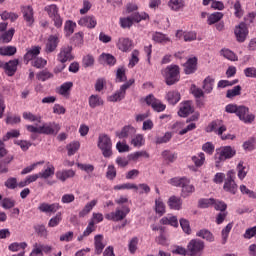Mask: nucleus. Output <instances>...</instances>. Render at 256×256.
Masks as SVG:
<instances>
[{
	"label": "nucleus",
	"mask_w": 256,
	"mask_h": 256,
	"mask_svg": "<svg viewBox=\"0 0 256 256\" xmlns=\"http://www.w3.org/2000/svg\"><path fill=\"white\" fill-rule=\"evenodd\" d=\"M237 154V150L231 146H223L216 149L215 165L221 167V164L227 159H233V156Z\"/></svg>",
	"instance_id": "f257e3e1"
},
{
	"label": "nucleus",
	"mask_w": 256,
	"mask_h": 256,
	"mask_svg": "<svg viewBox=\"0 0 256 256\" xmlns=\"http://www.w3.org/2000/svg\"><path fill=\"white\" fill-rule=\"evenodd\" d=\"M149 19V14L142 13H133L131 16L120 18V27L122 29H131L133 23H141V21H146Z\"/></svg>",
	"instance_id": "f03ea898"
},
{
	"label": "nucleus",
	"mask_w": 256,
	"mask_h": 256,
	"mask_svg": "<svg viewBox=\"0 0 256 256\" xmlns=\"http://www.w3.org/2000/svg\"><path fill=\"white\" fill-rule=\"evenodd\" d=\"M98 148L102 151L103 157L109 159L113 155V142L107 134H100L98 137Z\"/></svg>",
	"instance_id": "7ed1b4c3"
},
{
	"label": "nucleus",
	"mask_w": 256,
	"mask_h": 256,
	"mask_svg": "<svg viewBox=\"0 0 256 256\" xmlns=\"http://www.w3.org/2000/svg\"><path fill=\"white\" fill-rule=\"evenodd\" d=\"M236 174L235 170H230L226 173V178L224 180L223 189L226 193H231V195H236L239 189L237 182H235Z\"/></svg>",
	"instance_id": "20e7f679"
},
{
	"label": "nucleus",
	"mask_w": 256,
	"mask_h": 256,
	"mask_svg": "<svg viewBox=\"0 0 256 256\" xmlns=\"http://www.w3.org/2000/svg\"><path fill=\"white\" fill-rule=\"evenodd\" d=\"M135 84V79L131 78L126 83L120 86V89L117 90L114 94L108 97V101L111 103H117L119 101H123L125 99V95H127V89H129L132 85Z\"/></svg>",
	"instance_id": "39448f33"
},
{
	"label": "nucleus",
	"mask_w": 256,
	"mask_h": 256,
	"mask_svg": "<svg viewBox=\"0 0 256 256\" xmlns=\"http://www.w3.org/2000/svg\"><path fill=\"white\" fill-rule=\"evenodd\" d=\"M44 11L54 22V25L57 27V29L63 27V18H61V15L59 14V7H57V5H47L45 6Z\"/></svg>",
	"instance_id": "423d86ee"
},
{
	"label": "nucleus",
	"mask_w": 256,
	"mask_h": 256,
	"mask_svg": "<svg viewBox=\"0 0 256 256\" xmlns=\"http://www.w3.org/2000/svg\"><path fill=\"white\" fill-rule=\"evenodd\" d=\"M181 79V74L179 71V66L170 65L165 70V81L168 85H175V83H179Z\"/></svg>",
	"instance_id": "0eeeda50"
},
{
	"label": "nucleus",
	"mask_w": 256,
	"mask_h": 256,
	"mask_svg": "<svg viewBox=\"0 0 256 256\" xmlns=\"http://www.w3.org/2000/svg\"><path fill=\"white\" fill-rule=\"evenodd\" d=\"M129 213H131L129 206H122V209L116 208L115 212L105 214V219H107V221L119 222L123 221Z\"/></svg>",
	"instance_id": "6e6552de"
},
{
	"label": "nucleus",
	"mask_w": 256,
	"mask_h": 256,
	"mask_svg": "<svg viewBox=\"0 0 256 256\" xmlns=\"http://www.w3.org/2000/svg\"><path fill=\"white\" fill-rule=\"evenodd\" d=\"M187 248L191 256H201L203 249H205V242L200 239H192Z\"/></svg>",
	"instance_id": "1a4fd4ad"
},
{
	"label": "nucleus",
	"mask_w": 256,
	"mask_h": 256,
	"mask_svg": "<svg viewBox=\"0 0 256 256\" xmlns=\"http://www.w3.org/2000/svg\"><path fill=\"white\" fill-rule=\"evenodd\" d=\"M236 115L240 121L246 124H251L255 121V114L250 113L249 108L243 105L239 106Z\"/></svg>",
	"instance_id": "9d476101"
},
{
	"label": "nucleus",
	"mask_w": 256,
	"mask_h": 256,
	"mask_svg": "<svg viewBox=\"0 0 256 256\" xmlns=\"http://www.w3.org/2000/svg\"><path fill=\"white\" fill-rule=\"evenodd\" d=\"M21 12L23 15V19L26 23L27 27H33L35 23V10H33V6L27 5L21 7Z\"/></svg>",
	"instance_id": "9b49d317"
},
{
	"label": "nucleus",
	"mask_w": 256,
	"mask_h": 256,
	"mask_svg": "<svg viewBox=\"0 0 256 256\" xmlns=\"http://www.w3.org/2000/svg\"><path fill=\"white\" fill-rule=\"evenodd\" d=\"M59 35L54 34V35H50L45 43V48L44 51L45 53H47V55H49V53H55V51H57V47H59Z\"/></svg>",
	"instance_id": "f8f14e48"
},
{
	"label": "nucleus",
	"mask_w": 256,
	"mask_h": 256,
	"mask_svg": "<svg viewBox=\"0 0 256 256\" xmlns=\"http://www.w3.org/2000/svg\"><path fill=\"white\" fill-rule=\"evenodd\" d=\"M61 131V126L55 122L44 123L40 126V135H57Z\"/></svg>",
	"instance_id": "ddd939ff"
},
{
	"label": "nucleus",
	"mask_w": 256,
	"mask_h": 256,
	"mask_svg": "<svg viewBox=\"0 0 256 256\" xmlns=\"http://www.w3.org/2000/svg\"><path fill=\"white\" fill-rule=\"evenodd\" d=\"M234 34L239 43H244L245 39H247V36L249 35L247 24L241 22L239 25L235 26Z\"/></svg>",
	"instance_id": "4468645a"
},
{
	"label": "nucleus",
	"mask_w": 256,
	"mask_h": 256,
	"mask_svg": "<svg viewBox=\"0 0 256 256\" xmlns=\"http://www.w3.org/2000/svg\"><path fill=\"white\" fill-rule=\"evenodd\" d=\"M71 51H73V47L69 45L63 46L57 56L58 61L60 63H67V61H73V54L71 53Z\"/></svg>",
	"instance_id": "2eb2a0df"
},
{
	"label": "nucleus",
	"mask_w": 256,
	"mask_h": 256,
	"mask_svg": "<svg viewBox=\"0 0 256 256\" xmlns=\"http://www.w3.org/2000/svg\"><path fill=\"white\" fill-rule=\"evenodd\" d=\"M38 55H41V46H32L26 50L23 60L28 65L29 61H35Z\"/></svg>",
	"instance_id": "dca6fc26"
},
{
	"label": "nucleus",
	"mask_w": 256,
	"mask_h": 256,
	"mask_svg": "<svg viewBox=\"0 0 256 256\" xmlns=\"http://www.w3.org/2000/svg\"><path fill=\"white\" fill-rule=\"evenodd\" d=\"M116 47L119 51L123 53H128V51L133 47V40L127 37H119L116 41Z\"/></svg>",
	"instance_id": "f3484780"
},
{
	"label": "nucleus",
	"mask_w": 256,
	"mask_h": 256,
	"mask_svg": "<svg viewBox=\"0 0 256 256\" xmlns=\"http://www.w3.org/2000/svg\"><path fill=\"white\" fill-rule=\"evenodd\" d=\"M19 66V59L10 60L9 62H4V71L8 77H13L17 73V67Z\"/></svg>",
	"instance_id": "a211bd4d"
},
{
	"label": "nucleus",
	"mask_w": 256,
	"mask_h": 256,
	"mask_svg": "<svg viewBox=\"0 0 256 256\" xmlns=\"http://www.w3.org/2000/svg\"><path fill=\"white\" fill-rule=\"evenodd\" d=\"M137 133V129L131 125L124 126L121 131L116 132V137L118 139H127V137H132V135H135Z\"/></svg>",
	"instance_id": "6ab92c4d"
},
{
	"label": "nucleus",
	"mask_w": 256,
	"mask_h": 256,
	"mask_svg": "<svg viewBox=\"0 0 256 256\" xmlns=\"http://www.w3.org/2000/svg\"><path fill=\"white\" fill-rule=\"evenodd\" d=\"M208 131H213L216 135H223L227 131V127L223 125V121L215 120L209 125Z\"/></svg>",
	"instance_id": "aec40b11"
},
{
	"label": "nucleus",
	"mask_w": 256,
	"mask_h": 256,
	"mask_svg": "<svg viewBox=\"0 0 256 256\" xmlns=\"http://www.w3.org/2000/svg\"><path fill=\"white\" fill-rule=\"evenodd\" d=\"M193 113V103L191 101H186L180 104V109L178 111L179 117H188Z\"/></svg>",
	"instance_id": "412c9836"
},
{
	"label": "nucleus",
	"mask_w": 256,
	"mask_h": 256,
	"mask_svg": "<svg viewBox=\"0 0 256 256\" xmlns=\"http://www.w3.org/2000/svg\"><path fill=\"white\" fill-rule=\"evenodd\" d=\"M38 211L41 213H57V211H59V204L43 202L38 206Z\"/></svg>",
	"instance_id": "4be33fe9"
},
{
	"label": "nucleus",
	"mask_w": 256,
	"mask_h": 256,
	"mask_svg": "<svg viewBox=\"0 0 256 256\" xmlns=\"http://www.w3.org/2000/svg\"><path fill=\"white\" fill-rule=\"evenodd\" d=\"M78 25L88 29H95L97 27V20L93 16H85L78 21Z\"/></svg>",
	"instance_id": "5701e85b"
},
{
	"label": "nucleus",
	"mask_w": 256,
	"mask_h": 256,
	"mask_svg": "<svg viewBox=\"0 0 256 256\" xmlns=\"http://www.w3.org/2000/svg\"><path fill=\"white\" fill-rule=\"evenodd\" d=\"M75 177V171L73 169L59 170L56 172V178L62 183H65L67 179H73Z\"/></svg>",
	"instance_id": "b1692460"
},
{
	"label": "nucleus",
	"mask_w": 256,
	"mask_h": 256,
	"mask_svg": "<svg viewBox=\"0 0 256 256\" xmlns=\"http://www.w3.org/2000/svg\"><path fill=\"white\" fill-rule=\"evenodd\" d=\"M40 179H49V177H53L55 175V166L51 164V162L46 163V168L39 172Z\"/></svg>",
	"instance_id": "393cba45"
},
{
	"label": "nucleus",
	"mask_w": 256,
	"mask_h": 256,
	"mask_svg": "<svg viewBox=\"0 0 256 256\" xmlns=\"http://www.w3.org/2000/svg\"><path fill=\"white\" fill-rule=\"evenodd\" d=\"M195 71H197V58H190L184 64V72L186 75H191L192 73H195Z\"/></svg>",
	"instance_id": "a878e982"
},
{
	"label": "nucleus",
	"mask_w": 256,
	"mask_h": 256,
	"mask_svg": "<svg viewBox=\"0 0 256 256\" xmlns=\"http://www.w3.org/2000/svg\"><path fill=\"white\" fill-rule=\"evenodd\" d=\"M130 145L135 147L136 149H141V147L145 146V135L136 134L131 138Z\"/></svg>",
	"instance_id": "bb28decb"
},
{
	"label": "nucleus",
	"mask_w": 256,
	"mask_h": 256,
	"mask_svg": "<svg viewBox=\"0 0 256 256\" xmlns=\"http://www.w3.org/2000/svg\"><path fill=\"white\" fill-rule=\"evenodd\" d=\"M166 99L170 105H177L181 101V93L177 90L169 91L166 95Z\"/></svg>",
	"instance_id": "cd10ccee"
},
{
	"label": "nucleus",
	"mask_w": 256,
	"mask_h": 256,
	"mask_svg": "<svg viewBox=\"0 0 256 256\" xmlns=\"http://www.w3.org/2000/svg\"><path fill=\"white\" fill-rule=\"evenodd\" d=\"M89 107L91 109H95L97 107H101L104 104L103 98L97 94H92L88 98Z\"/></svg>",
	"instance_id": "c85d7f7f"
},
{
	"label": "nucleus",
	"mask_w": 256,
	"mask_h": 256,
	"mask_svg": "<svg viewBox=\"0 0 256 256\" xmlns=\"http://www.w3.org/2000/svg\"><path fill=\"white\" fill-rule=\"evenodd\" d=\"M145 101L148 105H151L154 111H157V113H161V102L159 100H156L153 94L146 96Z\"/></svg>",
	"instance_id": "c756f323"
},
{
	"label": "nucleus",
	"mask_w": 256,
	"mask_h": 256,
	"mask_svg": "<svg viewBox=\"0 0 256 256\" xmlns=\"http://www.w3.org/2000/svg\"><path fill=\"white\" fill-rule=\"evenodd\" d=\"M178 39H183L186 42L195 41L197 39V34L195 32H183V30H178L176 33Z\"/></svg>",
	"instance_id": "7c9ffc66"
},
{
	"label": "nucleus",
	"mask_w": 256,
	"mask_h": 256,
	"mask_svg": "<svg viewBox=\"0 0 256 256\" xmlns=\"http://www.w3.org/2000/svg\"><path fill=\"white\" fill-rule=\"evenodd\" d=\"M94 245H95L96 255H101L103 253V249H105V245H106L103 243V235L98 234L94 237Z\"/></svg>",
	"instance_id": "2f4dec72"
},
{
	"label": "nucleus",
	"mask_w": 256,
	"mask_h": 256,
	"mask_svg": "<svg viewBox=\"0 0 256 256\" xmlns=\"http://www.w3.org/2000/svg\"><path fill=\"white\" fill-rule=\"evenodd\" d=\"M97 203H98V201L96 199L88 202L78 214L80 219H83V217H87V215H89L90 211H93V208L97 205Z\"/></svg>",
	"instance_id": "473e14b6"
},
{
	"label": "nucleus",
	"mask_w": 256,
	"mask_h": 256,
	"mask_svg": "<svg viewBox=\"0 0 256 256\" xmlns=\"http://www.w3.org/2000/svg\"><path fill=\"white\" fill-rule=\"evenodd\" d=\"M196 237H200L201 239L208 241V243H213V241H215V236L213 235V233H211V231L207 229L199 230L196 233Z\"/></svg>",
	"instance_id": "72a5a7b5"
},
{
	"label": "nucleus",
	"mask_w": 256,
	"mask_h": 256,
	"mask_svg": "<svg viewBox=\"0 0 256 256\" xmlns=\"http://www.w3.org/2000/svg\"><path fill=\"white\" fill-rule=\"evenodd\" d=\"M71 89H73V82H65L58 89V93L62 97H69L71 95Z\"/></svg>",
	"instance_id": "f704fd0d"
},
{
	"label": "nucleus",
	"mask_w": 256,
	"mask_h": 256,
	"mask_svg": "<svg viewBox=\"0 0 256 256\" xmlns=\"http://www.w3.org/2000/svg\"><path fill=\"white\" fill-rule=\"evenodd\" d=\"M192 193H195V186L186 178V183L182 184V197H189Z\"/></svg>",
	"instance_id": "c9c22d12"
},
{
	"label": "nucleus",
	"mask_w": 256,
	"mask_h": 256,
	"mask_svg": "<svg viewBox=\"0 0 256 256\" xmlns=\"http://www.w3.org/2000/svg\"><path fill=\"white\" fill-rule=\"evenodd\" d=\"M168 6L172 11H183L185 9V0H170Z\"/></svg>",
	"instance_id": "e433bc0d"
},
{
	"label": "nucleus",
	"mask_w": 256,
	"mask_h": 256,
	"mask_svg": "<svg viewBox=\"0 0 256 256\" xmlns=\"http://www.w3.org/2000/svg\"><path fill=\"white\" fill-rule=\"evenodd\" d=\"M0 17L2 19V21H11V23H15V21H17L19 19V14L15 13V12H9V11H3L0 14Z\"/></svg>",
	"instance_id": "4c0bfd02"
},
{
	"label": "nucleus",
	"mask_w": 256,
	"mask_h": 256,
	"mask_svg": "<svg viewBox=\"0 0 256 256\" xmlns=\"http://www.w3.org/2000/svg\"><path fill=\"white\" fill-rule=\"evenodd\" d=\"M15 35V28H10L8 31L0 33V41L3 43H11Z\"/></svg>",
	"instance_id": "58836bf2"
},
{
	"label": "nucleus",
	"mask_w": 256,
	"mask_h": 256,
	"mask_svg": "<svg viewBox=\"0 0 256 256\" xmlns=\"http://www.w3.org/2000/svg\"><path fill=\"white\" fill-rule=\"evenodd\" d=\"M17 53V47L15 46H3L0 47V55L3 57H13Z\"/></svg>",
	"instance_id": "ea45409f"
},
{
	"label": "nucleus",
	"mask_w": 256,
	"mask_h": 256,
	"mask_svg": "<svg viewBox=\"0 0 256 256\" xmlns=\"http://www.w3.org/2000/svg\"><path fill=\"white\" fill-rule=\"evenodd\" d=\"M168 205L170 209H175L176 211H179V209H181V205H183V202H181V198L177 196H172L168 200Z\"/></svg>",
	"instance_id": "a19ab883"
},
{
	"label": "nucleus",
	"mask_w": 256,
	"mask_h": 256,
	"mask_svg": "<svg viewBox=\"0 0 256 256\" xmlns=\"http://www.w3.org/2000/svg\"><path fill=\"white\" fill-rule=\"evenodd\" d=\"M100 61H103L106 63V65H109L110 67H113L117 63V59L112 54H106L102 53L100 55Z\"/></svg>",
	"instance_id": "79ce46f5"
},
{
	"label": "nucleus",
	"mask_w": 256,
	"mask_h": 256,
	"mask_svg": "<svg viewBox=\"0 0 256 256\" xmlns=\"http://www.w3.org/2000/svg\"><path fill=\"white\" fill-rule=\"evenodd\" d=\"M162 225H171V227H179L177 216L168 215L162 218Z\"/></svg>",
	"instance_id": "37998d69"
},
{
	"label": "nucleus",
	"mask_w": 256,
	"mask_h": 256,
	"mask_svg": "<svg viewBox=\"0 0 256 256\" xmlns=\"http://www.w3.org/2000/svg\"><path fill=\"white\" fill-rule=\"evenodd\" d=\"M142 157L144 159H149L150 155L145 150L136 151V152L129 155L130 161H139V159H141Z\"/></svg>",
	"instance_id": "c03bdc74"
},
{
	"label": "nucleus",
	"mask_w": 256,
	"mask_h": 256,
	"mask_svg": "<svg viewBox=\"0 0 256 256\" xmlns=\"http://www.w3.org/2000/svg\"><path fill=\"white\" fill-rule=\"evenodd\" d=\"M233 9H234V16L237 19H241L243 15H245V10L243 9V6L241 5V1L237 0L233 4Z\"/></svg>",
	"instance_id": "a18cd8bd"
},
{
	"label": "nucleus",
	"mask_w": 256,
	"mask_h": 256,
	"mask_svg": "<svg viewBox=\"0 0 256 256\" xmlns=\"http://www.w3.org/2000/svg\"><path fill=\"white\" fill-rule=\"evenodd\" d=\"M222 19H223L222 12H214L208 16L207 23L208 25H215V23H219V21Z\"/></svg>",
	"instance_id": "49530a36"
},
{
	"label": "nucleus",
	"mask_w": 256,
	"mask_h": 256,
	"mask_svg": "<svg viewBox=\"0 0 256 256\" xmlns=\"http://www.w3.org/2000/svg\"><path fill=\"white\" fill-rule=\"evenodd\" d=\"M116 83H125L127 81V74L125 67H119L116 71Z\"/></svg>",
	"instance_id": "de8ad7c7"
},
{
	"label": "nucleus",
	"mask_w": 256,
	"mask_h": 256,
	"mask_svg": "<svg viewBox=\"0 0 256 256\" xmlns=\"http://www.w3.org/2000/svg\"><path fill=\"white\" fill-rule=\"evenodd\" d=\"M192 161L196 167H203L205 164V153L199 152L197 155L192 156Z\"/></svg>",
	"instance_id": "09e8293b"
},
{
	"label": "nucleus",
	"mask_w": 256,
	"mask_h": 256,
	"mask_svg": "<svg viewBox=\"0 0 256 256\" xmlns=\"http://www.w3.org/2000/svg\"><path fill=\"white\" fill-rule=\"evenodd\" d=\"M76 27H77V23H75L71 20H68L65 22L64 31H65L67 37H70V35H73V33H75Z\"/></svg>",
	"instance_id": "8fccbe9b"
},
{
	"label": "nucleus",
	"mask_w": 256,
	"mask_h": 256,
	"mask_svg": "<svg viewBox=\"0 0 256 256\" xmlns=\"http://www.w3.org/2000/svg\"><path fill=\"white\" fill-rule=\"evenodd\" d=\"M79 147H81V143L79 141H74L66 146L69 157L73 156L79 151Z\"/></svg>",
	"instance_id": "3c124183"
},
{
	"label": "nucleus",
	"mask_w": 256,
	"mask_h": 256,
	"mask_svg": "<svg viewBox=\"0 0 256 256\" xmlns=\"http://www.w3.org/2000/svg\"><path fill=\"white\" fill-rule=\"evenodd\" d=\"M232 229L233 223H228L226 227L221 231L222 245H225V243H227V239H229V233H231Z\"/></svg>",
	"instance_id": "603ef678"
},
{
	"label": "nucleus",
	"mask_w": 256,
	"mask_h": 256,
	"mask_svg": "<svg viewBox=\"0 0 256 256\" xmlns=\"http://www.w3.org/2000/svg\"><path fill=\"white\" fill-rule=\"evenodd\" d=\"M213 83H215V80L209 76L203 81L204 93L209 94L213 91Z\"/></svg>",
	"instance_id": "864d4df0"
},
{
	"label": "nucleus",
	"mask_w": 256,
	"mask_h": 256,
	"mask_svg": "<svg viewBox=\"0 0 256 256\" xmlns=\"http://www.w3.org/2000/svg\"><path fill=\"white\" fill-rule=\"evenodd\" d=\"M8 249L9 251H12L13 253L19 251L20 249H27V242H14V243H11L9 246H8Z\"/></svg>",
	"instance_id": "5fc2aeb1"
},
{
	"label": "nucleus",
	"mask_w": 256,
	"mask_h": 256,
	"mask_svg": "<svg viewBox=\"0 0 256 256\" xmlns=\"http://www.w3.org/2000/svg\"><path fill=\"white\" fill-rule=\"evenodd\" d=\"M22 117L23 119H25L26 121H30L31 123H35V121L41 123V116L34 115L31 112H23Z\"/></svg>",
	"instance_id": "6e6d98bb"
},
{
	"label": "nucleus",
	"mask_w": 256,
	"mask_h": 256,
	"mask_svg": "<svg viewBox=\"0 0 256 256\" xmlns=\"http://www.w3.org/2000/svg\"><path fill=\"white\" fill-rule=\"evenodd\" d=\"M213 203H215L214 198H202L199 200V207L201 209H207L209 207H213Z\"/></svg>",
	"instance_id": "4d7b16f0"
},
{
	"label": "nucleus",
	"mask_w": 256,
	"mask_h": 256,
	"mask_svg": "<svg viewBox=\"0 0 256 256\" xmlns=\"http://www.w3.org/2000/svg\"><path fill=\"white\" fill-rule=\"evenodd\" d=\"M34 230L35 233H37V235L39 237H47V235H49V232L47 231V228H45V225L43 224H37L34 226Z\"/></svg>",
	"instance_id": "13d9d810"
},
{
	"label": "nucleus",
	"mask_w": 256,
	"mask_h": 256,
	"mask_svg": "<svg viewBox=\"0 0 256 256\" xmlns=\"http://www.w3.org/2000/svg\"><path fill=\"white\" fill-rule=\"evenodd\" d=\"M61 221H63V216L61 215V212H59L49 220L48 227H57Z\"/></svg>",
	"instance_id": "bf43d9fd"
},
{
	"label": "nucleus",
	"mask_w": 256,
	"mask_h": 256,
	"mask_svg": "<svg viewBox=\"0 0 256 256\" xmlns=\"http://www.w3.org/2000/svg\"><path fill=\"white\" fill-rule=\"evenodd\" d=\"M137 63H139V50H133L128 67L130 69H133V67H135V65H137Z\"/></svg>",
	"instance_id": "052dcab7"
},
{
	"label": "nucleus",
	"mask_w": 256,
	"mask_h": 256,
	"mask_svg": "<svg viewBox=\"0 0 256 256\" xmlns=\"http://www.w3.org/2000/svg\"><path fill=\"white\" fill-rule=\"evenodd\" d=\"M241 86L237 85L233 87L232 89L228 90L226 93V97L228 99H233V97H237L238 95H241Z\"/></svg>",
	"instance_id": "680f3d73"
},
{
	"label": "nucleus",
	"mask_w": 256,
	"mask_h": 256,
	"mask_svg": "<svg viewBox=\"0 0 256 256\" xmlns=\"http://www.w3.org/2000/svg\"><path fill=\"white\" fill-rule=\"evenodd\" d=\"M17 178L15 177H9L5 182H4V187H6V189H10V190H15L17 189Z\"/></svg>",
	"instance_id": "e2e57ef3"
},
{
	"label": "nucleus",
	"mask_w": 256,
	"mask_h": 256,
	"mask_svg": "<svg viewBox=\"0 0 256 256\" xmlns=\"http://www.w3.org/2000/svg\"><path fill=\"white\" fill-rule=\"evenodd\" d=\"M220 53L225 59H228V61H237V55H235L234 52L229 49L224 48Z\"/></svg>",
	"instance_id": "0e129e2a"
},
{
	"label": "nucleus",
	"mask_w": 256,
	"mask_h": 256,
	"mask_svg": "<svg viewBox=\"0 0 256 256\" xmlns=\"http://www.w3.org/2000/svg\"><path fill=\"white\" fill-rule=\"evenodd\" d=\"M52 77H53V73L47 70H43L36 75V78L38 79V81H47V79H52Z\"/></svg>",
	"instance_id": "69168bd1"
},
{
	"label": "nucleus",
	"mask_w": 256,
	"mask_h": 256,
	"mask_svg": "<svg viewBox=\"0 0 256 256\" xmlns=\"http://www.w3.org/2000/svg\"><path fill=\"white\" fill-rule=\"evenodd\" d=\"M240 191L242 195H247V197H250V199H256V193L252 190H249L247 186L245 185H240Z\"/></svg>",
	"instance_id": "338daca9"
},
{
	"label": "nucleus",
	"mask_w": 256,
	"mask_h": 256,
	"mask_svg": "<svg viewBox=\"0 0 256 256\" xmlns=\"http://www.w3.org/2000/svg\"><path fill=\"white\" fill-rule=\"evenodd\" d=\"M33 67H36V69H43L45 65H47V60L37 57L35 60L32 61Z\"/></svg>",
	"instance_id": "774afa93"
}]
</instances>
